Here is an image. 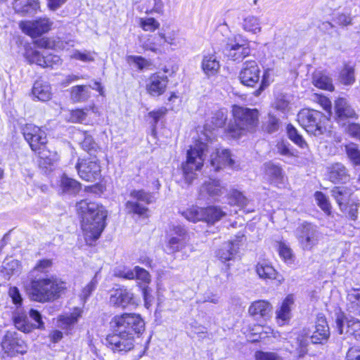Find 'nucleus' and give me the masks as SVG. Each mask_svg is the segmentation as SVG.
Masks as SVG:
<instances>
[{"label": "nucleus", "instance_id": "obj_1", "mask_svg": "<svg viewBox=\"0 0 360 360\" xmlns=\"http://www.w3.org/2000/svg\"><path fill=\"white\" fill-rule=\"evenodd\" d=\"M227 119L226 111L220 110L214 113L211 120H207L204 126L202 136L196 140L186 154V161L183 162L181 168L184 178L188 184L197 177L196 172L201 169L205 160V152L208 149V142L212 139V132L222 127Z\"/></svg>", "mask_w": 360, "mask_h": 360}, {"label": "nucleus", "instance_id": "obj_2", "mask_svg": "<svg viewBox=\"0 0 360 360\" xmlns=\"http://www.w3.org/2000/svg\"><path fill=\"white\" fill-rule=\"evenodd\" d=\"M75 207L82 218V229L85 241L92 245L99 238L105 227L107 211L103 206L87 200L78 202Z\"/></svg>", "mask_w": 360, "mask_h": 360}, {"label": "nucleus", "instance_id": "obj_3", "mask_svg": "<svg viewBox=\"0 0 360 360\" xmlns=\"http://www.w3.org/2000/svg\"><path fill=\"white\" fill-rule=\"evenodd\" d=\"M65 289L64 282L51 276L33 279L27 290L32 300L44 303L58 299Z\"/></svg>", "mask_w": 360, "mask_h": 360}, {"label": "nucleus", "instance_id": "obj_4", "mask_svg": "<svg viewBox=\"0 0 360 360\" xmlns=\"http://www.w3.org/2000/svg\"><path fill=\"white\" fill-rule=\"evenodd\" d=\"M233 122L229 124L227 134L233 139H238L248 131H252L257 127L259 112L256 109H250L234 105L232 109Z\"/></svg>", "mask_w": 360, "mask_h": 360}, {"label": "nucleus", "instance_id": "obj_5", "mask_svg": "<svg viewBox=\"0 0 360 360\" xmlns=\"http://www.w3.org/2000/svg\"><path fill=\"white\" fill-rule=\"evenodd\" d=\"M137 338L119 331H115L106 338V345L114 352L127 353L132 349H139L136 360L140 359L146 353V346L136 343Z\"/></svg>", "mask_w": 360, "mask_h": 360}, {"label": "nucleus", "instance_id": "obj_6", "mask_svg": "<svg viewBox=\"0 0 360 360\" xmlns=\"http://www.w3.org/2000/svg\"><path fill=\"white\" fill-rule=\"evenodd\" d=\"M114 331L131 335L137 338L145 330V322L142 317L135 313H124L117 315L111 320Z\"/></svg>", "mask_w": 360, "mask_h": 360}, {"label": "nucleus", "instance_id": "obj_7", "mask_svg": "<svg viewBox=\"0 0 360 360\" xmlns=\"http://www.w3.org/2000/svg\"><path fill=\"white\" fill-rule=\"evenodd\" d=\"M297 120L308 134L319 136L326 131V122L328 119L318 110L302 109L298 112Z\"/></svg>", "mask_w": 360, "mask_h": 360}, {"label": "nucleus", "instance_id": "obj_8", "mask_svg": "<svg viewBox=\"0 0 360 360\" xmlns=\"http://www.w3.org/2000/svg\"><path fill=\"white\" fill-rule=\"evenodd\" d=\"M224 53L229 60L242 61L250 54V41L242 34H236L227 39Z\"/></svg>", "mask_w": 360, "mask_h": 360}, {"label": "nucleus", "instance_id": "obj_9", "mask_svg": "<svg viewBox=\"0 0 360 360\" xmlns=\"http://www.w3.org/2000/svg\"><path fill=\"white\" fill-rule=\"evenodd\" d=\"M296 237L302 249L310 251L318 245L321 233L316 225L304 222L297 227Z\"/></svg>", "mask_w": 360, "mask_h": 360}, {"label": "nucleus", "instance_id": "obj_10", "mask_svg": "<svg viewBox=\"0 0 360 360\" xmlns=\"http://www.w3.org/2000/svg\"><path fill=\"white\" fill-rule=\"evenodd\" d=\"M189 235L184 226L172 225L167 233L166 250L168 253L182 251L189 243Z\"/></svg>", "mask_w": 360, "mask_h": 360}, {"label": "nucleus", "instance_id": "obj_11", "mask_svg": "<svg viewBox=\"0 0 360 360\" xmlns=\"http://www.w3.org/2000/svg\"><path fill=\"white\" fill-rule=\"evenodd\" d=\"M131 200L126 202L125 207L129 213L138 214L140 217H148V209L140 202L147 205L153 202V195L143 190H133L130 193Z\"/></svg>", "mask_w": 360, "mask_h": 360}, {"label": "nucleus", "instance_id": "obj_12", "mask_svg": "<svg viewBox=\"0 0 360 360\" xmlns=\"http://www.w3.org/2000/svg\"><path fill=\"white\" fill-rule=\"evenodd\" d=\"M22 131L25 139L33 151L37 152L46 146V134L40 127L32 124H27Z\"/></svg>", "mask_w": 360, "mask_h": 360}, {"label": "nucleus", "instance_id": "obj_13", "mask_svg": "<svg viewBox=\"0 0 360 360\" xmlns=\"http://www.w3.org/2000/svg\"><path fill=\"white\" fill-rule=\"evenodd\" d=\"M1 347L4 352L10 356H14L18 354H24L27 352V345L25 342L19 337L15 332L8 331L1 342Z\"/></svg>", "mask_w": 360, "mask_h": 360}, {"label": "nucleus", "instance_id": "obj_14", "mask_svg": "<svg viewBox=\"0 0 360 360\" xmlns=\"http://www.w3.org/2000/svg\"><path fill=\"white\" fill-rule=\"evenodd\" d=\"M53 25V22L47 18H40L34 20H25L20 22L22 31L32 38L38 37L48 32Z\"/></svg>", "mask_w": 360, "mask_h": 360}, {"label": "nucleus", "instance_id": "obj_15", "mask_svg": "<svg viewBox=\"0 0 360 360\" xmlns=\"http://www.w3.org/2000/svg\"><path fill=\"white\" fill-rule=\"evenodd\" d=\"M76 168L79 176L86 181H95L101 177V166L97 160L79 159Z\"/></svg>", "mask_w": 360, "mask_h": 360}, {"label": "nucleus", "instance_id": "obj_16", "mask_svg": "<svg viewBox=\"0 0 360 360\" xmlns=\"http://www.w3.org/2000/svg\"><path fill=\"white\" fill-rule=\"evenodd\" d=\"M238 78L240 82L247 86L253 87L260 78V70L255 60H247L242 66Z\"/></svg>", "mask_w": 360, "mask_h": 360}, {"label": "nucleus", "instance_id": "obj_17", "mask_svg": "<svg viewBox=\"0 0 360 360\" xmlns=\"http://www.w3.org/2000/svg\"><path fill=\"white\" fill-rule=\"evenodd\" d=\"M110 303L115 307H121L122 309L137 304L134 293L124 287L113 289L111 291Z\"/></svg>", "mask_w": 360, "mask_h": 360}, {"label": "nucleus", "instance_id": "obj_18", "mask_svg": "<svg viewBox=\"0 0 360 360\" xmlns=\"http://www.w3.org/2000/svg\"><path fill=\"white\" fill-rule=\"evenodd\" d=\"M210 163L215 171L224 167L235 168V161L229 150L217 148L210 156Z\"/></svg>", "mask_w": 360, "mask_h": 360}, {"label": "nucleus", "instance_id": "obj_19", "mask_svg": "<svg viewBox=\"0 0 360 360\" xmlns=\"http://www.w3.org/2000/svg\"><path fill=\"white\" fill-rule=\"evenodd\" d=\"M167 84V76L160 73H155L147 79L146 89L151 96H159L165 93Z\"/></svg>", "mask_w": 360, "mask_h": 360}, {"label": "nucleus", "instance_id": "obj_20", "mask_svg": "<svg viewBox=\"0 0 360 360\" xmlns=\"http://www.w3.org/2000/svg\"><path fill=\"white\" fill-rule=\"evenodd\" d=\"M271 304L264 300H259L251 303L248 309L249 314L255 319L269 320L272 315Z\"/></svg>", "mask_w": 360, "mask_h": 360}, {"label": "nucleus", "instance_id": "obj_21", "mask_svg": "<svg viewBox=\"0 0 360 360\" xmlns=\"http://www.w3.org/2000/svg\"><path fill=\"white\" fill-rule=\"evenodd\" d=\"M255 270L259 278L263 280H278L282 282L283 278H279L278 271L272 266L271 262L266 259L258 261Z\"/></svg>", "mask_w": 360, "mask_h": 360}, {"label": "nucleus", "instance_id": "obj_22", "mask_svg": "<svg viewBox=\"0 0 360 360\" xmlns=\"http://www.w3.org/2000/svg\"><path fill=\"white\" fill-rule=\"evenodd\" d=\"M335 110L336 120L340 124H345V120L354 118L356 115L354 110L351 107L347 101L343 98H339L335 101Z\"/></svg>", "mask_w": 360, "mask_h": 360}, {"label": "nucleus", "instance_id": "obj_23", "mask_svg": "<svg viewBox=\"0 0 360 360\" xmlns=\"http://www.w3.org/2000/svg\"><path fill=\"white\" fill-rule=\"evenodd\" d=\"M337 328L340 334L344 333L353 335L355 338H360V321L354 319H346L345 321L340 318L336 321Z\"/></svg>", "mask_w": 360, "mask_h": 360}, {"label": "nucleus", "instance_id": "obj_24", "mask_svg": "<svg viewBox=\"0 0 360 360\" xmlns=\"http://www.w3.org/2000/svg\"><path fill=\"white\" fill-rule=\"evenodd\" d=\"M330 337V330L326 318L319 316L315 326V330L311 336L313 344H323Z\"/></svg>", "mask_w": 360, "mask_h": 360}, {"label": "nucleus", "instance_id": "obj_25", "mask_svg": "<svg viewBox=\"0 0 360 360\" xmlns=\"http://www.w3.org/2000/svg\"><path fill=\"white\" fill-rule=\"evenodd\" d=\"M201 68L207 77L214 76L218 72L220 68V63L215 52L203 53Z\"/></svg>", "mask_w": 360, "mask_h": 360}, {"label": "nucleus", "instance_id": "obj_26", "mask_svg": "<svg viewBox=\"0 0 360 360\" xmlns=\"http://www.w3.org/2000/svg\"><path fill=\"white\" fill-rule=\"evenodd\" d=\"M35 44L39 48L68 51L70 48L75 46V42L72 40L64 41L59 39L55 40L50 38H41L35 41Z\"/></svg>", "mask_w": 360, "mask_h": 360}, {"label": "nucleus", "instance_id": "obj_27", "mask_svg": "<svg viewBox=\"0 0 360 360\" xmlns=\"http://www.w3.org/2000/svg\"><path fill=\"white\" fill-rule=\"evenodd\" d=\"M243 238V236L238 237L240 240L224 243L217 252V257L222 262L231 260L237 253L240 242Z\"/></svg>", "mask_w": 360, "mask_h": 360}, {"label": "nucleus", "instance_id": "obj_28", "mask_svg": "<svg viewBox=\"0 0 360 360\" xmlns=\"http://www.w3.org/2000/svg\"><path fill=\"white\" fill-rule=\"evenodd\" d=\"M83 310L81 308L75 307L70 314L60 315L57 319V326L63 330L71 329L82 316Z\"/></svg>", "mask_w": 360, "mask_h": 360}, {"label": "nucleus", "instance_id": "obj_29", "mask_svg": "<svg viewBox=\"0 0 360 360\" xmlns=\"http://www.w3.org/2000/svg\"><path fill=\"white\" fill-rule=\"evenodd\" d=\"M294 303L293 296L288 295L276 312V319L279 326L284 325L291 318V309Z\"/></svg>", "mask_w": 360, "mask_h": 360}, {"label": "nucleus", "instance_id": "obj_30", "mask_svg": "<svg viewBox=\"0 0 360 360\" xmlns=\"http://www.w3.org/2000/svg\"><path fill=\"white\" fill-rule=\"evenodd\" d=\"M160 37V41H163L165 44H169L172 46H181L184 39L181 37L178 30L172 29L169 30H162L159 32Z\"/></svg>", "mask_w": 360, "mask_h": 360}, {"label": "nucleus", "instance_id": "obj_31", "mask_svg": "<svg viewBox=\"0 0 360 360\" xmlns=\"http://www.w3.org/2000/svg\"><path fill=\"white\" fill-rule=\"evenodd\" d=\"M241 27L245 32L252 34H258L262 32V22L259 17L248 15L241 22Z\"/></svg>", "mask_w": 360, "mask_h": 360}, {"label": "nucleus", "instance_id": "obj_32", "mask_svg": "<svg viewBox=\"0 0 360 360\" xmlns=\"http://www.w3.org/2000/svg\"><path fill=\"white\" fill-rule=\"evenodd\" d=\"M331 192L340 209L341 210H346L347 209V204L352 193V190L345 186H337L335 187Z\"/></svg>", "mask_w": 360, "mask_h": 360}, {"label": "nucleus", "instance_id": "obj_33", "mask_svg": "<svg viewBox=\"0 0 360 360\" xmlns=\"http://www.w3.org/2000/svg\"><path fill=\"white\" fill-rule=\"evenodd\" d=\"M32 95L39 101H49L52 96L50 85L42 81L35 82L32 87Z\"/></svg>", "mask_w": 360, "mask_h": 360}, {"label": "nucleus", "instance_id": "obj_34", "mask_svg": "<svg viewBox=\"0 0 360 360\" xmlns=\"http://www.w3.org/2000/svg\"><path fill=\"white\" fill-rule=\"evenodd\" d=\"M205 207H200L197 205H191L186 210L181 212V215L187 220L193 223L198 221L205 222Z\"/></svg>", "mask_w": 360, "mask_h": 360}, {"label": "nucleus", "instance_id": "obj_35", "mask_svg": "<svg viewBox=\"0 0 360 360\" xmlns=\"http://www.w3.org/2000/svg\"><path fill=\"white\" fill-rule=\"evenodd\" d=\"M265 173L271 182L277 186L284 183V176L280 167L271 162L265 164Z\"/></svg>", "mask_w": 360, "mask_h": 360}, {"label": "nucleus", "instance_id": "obj_36", "mask_svg": "<svg viewBox=\"0 0 360 360\" xmlns=\"http://www.w3.org/2000/svg\"><path fill=\"white\" fill-rule=\"evenodd\" d=\"M13 7L16 13L25 14L37 11L39 5L37 0H14Z\"/></svg>", "mask_w": 360, "mask_h": 360}, {"label": "nucleus", "instance_id": "obj_37", "mask_svg": "<svg viewBox=\"0 0 360 360\" xmlns=\"http://www.w3.org/2000/svg\"><path fill=\"white\" fill-rule=\"evenodd\" d=\"M225 191V188L221 186L219 181L215 179H209L202 187V192H206L210 197L214 198L221 196Z\"/></svg>", "mask_w": 360, "mask_h": 360}, {"label": "nucleus", "instance_id": "obj_38", "mask_svg": "<svg viewBox=\"0 0 360 360\" xmlns=\"http://www.w3.org/2000/svg\"><path fill=\"white\" fill-rule=\"evenodd\" d=\"M205 222L208 224H214L226 215V212L220 207L210 205L205 207Z\"/></svg>", "mask_w": 360, "mask_h": 360}, {"label": "nucleus", "instance_id": "obj_39", "mask_svg": "<svg viewBox=\"0 0 360 360\" xmlns=\"http://www.w3.org/2000/svg\"><path fill=\"white\" fill-rule=\"evenodd\" d=\"M60 189L63 193L76 194L81 189V184L76 180L63 175L60 179Z\"/></svg>", "mask_w": 360, "mask_h": 360}, {"label": "nucleus", "instance_id": "obj_40", "mask_svg": "<svg viewBox=\"0 0 360 360\" xmlns=\"http://www.w3.org/2000/svg\"><path fill=\"white\" fill-rule=\"evenodd\" d=\"M347 301L348 311L360 315V288L352 289L347 295Z\"/></svg>", "mask_w": 360, "mask_h": 360}, {"label": "nucleus", "instance_id": "obj_41", "mask_svg": "<svg viewBox=\"0 0 360 360\" xmlns=\"http://www.w3.org/2000/svg\"><path fill=\"white\" fill-rule=\"evenodd\" d=\"M347 178L346 168L342 164L336 163L330 167L329 179L332 182H345Z\"/></svg>", "mask_w": 360, "mask_h": 360}, {"label": "nucleus", "instance_id": "obj_42", "mask_svg": "<svg viewBox=\"0 0 360 360\" xmlns=\"http://www.w3.org/2000/svg\"><path fill=\"white\" fill-rule=\"evenodd\" d=\"M313 84L319 89L330 91L334 89L331 79L322 72H316L314 73Z\"/></svg>", "mask_w": 360, "mask_h": 360}, {"label": "nucleus", "instance_id": "obj_43", "mask_svg": "<svg viewBox=\"0 0 360 360\" xmlns=\"http://www.w3.org/2000/svg\"><path fill=\"white\" fill-rule=\"evenodd\" d=\"M229 204L230 205H236L240 209L245 208L248 204V199L236 189L230 191L228 195Z\"/></svg>", "mask_w": 360, "mask_h": 360}, {"label": "nucleus", "instance_id": "obj_44", "mask_svg": "<svg viewBox=\"0 0 360 360\" xmlns=\"http://www.w3.org/2000/svg\"><path fill=\"white\" fill-rule=\"evenodd\" d=\"M160 37L158 35L150 36L144 44L146 50L151 51L155 53H162L164 51V41H160Z\"/></svg>", "mask_w": 360, "mask_h": 360}, {"label": "nucleus", "instance_id": "obj_45", "mask_svg": "<svg viewBox=\"0 0 360 360\" xmlns=\"http://www.w3.org/2000/svg\"><path fill=\"white\" fill-rule=\"evenodd\" d=\"M90 96L89 88L84 85H77L71 89V98L75 102L87 100Z\"/></svg>", "mask_w": 360, "mask_h": 360}, {"label": "nucleus", "instance_id": "obj_46", "mask_svg": "<svg viewBox=\"0 0 360 360\" xmlns=\"http://www.w3.org/2000/svg\"><path fill=\"white\" fill-rule=\"evenodd\" d=\"M287 349L295 357L300 359L307 353V343L303 338H297L295 345H292V348Z\"/></svg>", "mask_w": 360, "mask_h": 360}, {"label": "nucleus", "instance_id": "obj_47", "mask_svg": "<svg viewBox=\"0 0 360 360\" xmlns=\"http://www.w3.org/2000/svg\"><path fill=\"white\" fill-rule=\"evenodd\" d=\"M69 57L70 59L79 60L84 63L91 62L95 60L96 53L89 51H81L77 49L70 51Z\"/></svg>", "mask_w": 360, "mask_h": 360}, {"label": "nucleus", "instance_id": "obj_48", "mask_svg": "<svg viewBox=\"0 0 360 360\" xmlns=\"http://www.w3.org/2000/svg\"><path fill=\"white\" fill-rule=\"evenodd\" d=\"M46 52L40 53L38 51L29 49L26 51L25 58L30 63H35L44 68Z\"/></svg>", "mask_w": 360, "mask_h": 360}, {"label": "nucleus", "instance_id": "obj_49", "mask_svg": "<svg viewBox=\"0 0 360 360\" xmlns=\"http://www.w3.org/2000/svg\"><path fill=\"white\" fill-rule=\"evenodd\" d=\"M139 26L146 32H154L158 30L160 23L153 18H141L139 19Z\"/></svg>", "mask_w": 360, "mask_h": 360}, {"label": "nucleus", "instance_id": "obj_50", "mask_svg": "<svg viewBox=\"0 0 360 360\" xmlns=\"http://www.w3.org/2000/svg\"><path fill=\"white\" fill-rule=\"evenodd\" d=\"M67 120L73 123L86 124L88 121L87 113L82 109L73 110L69 112Z\"/></svg>", "mask_w": 360, "mask_h": 360}, {"label": "nucleus", "instance_id": "obj_51", "mask_svg": "<svg viewBox=\"0 0 360 360\" xmlns=\"http://www.w3.org/2000/svg\"><path fill=\"white\" fill-rule=\"evenodd\" d=\"M38 153L40 159L44 161V165H53L58 160V155L56 152L46 150V146L41 150L36 152Z\"/></svg>", "mask_w": 360, "mask_h": 360}, {"label": "nucleus", "instance_id": "obj_52", "mask_svg": "<svg viewBox=\"0 0 360 360\" xmlns=\"http://www.w3.org/2000/svg\"><path fill=\"white\" fill-rule=\"evenodd\" d=\"M287 131L290 139L295 144L302 148L307 147V143L304 139L298 134L297 129L292 125L288 124L287 127Z\"/></svg>", "mask_w": 360, "mask_h": 360}, {"label": "nucleus", "instance_id": "obj_53", "mask_svg": "<svg viewBox=\"0 0 360 360\" xmlns=\"http://www.w3.org/2000/svg\"><path fill=\"white\" fill-rule=\"evenodd\" d=\"M134 267L133 269L127 266H119L113 271V274L116 277L122 278L127 280L134 279Z\"/></svg>", "mask_w": 360, "mask_h": 360}, {"label": "nucleus", "instance_id": "obj_54", "mask_svg": "<svg viewBox=\"0 0 360 360\" xmlns=\"http://www.w3.org/2000/svg\"><path fill=\"white\" fill-rule=\"evenodd\" d=\"M314 198L319 207L328 215L330 214L331 205L328 198L320 191L314 193Z\"/></svg>", "mask_w": 360, "mask_h": 360}, {"label": "nucleus", "instance_id": "obj_55", "mask_svg": "<svg viewBox=\"0 0 360 360\" xmlns=\"http://www.w3.org/2000/svg\"><path fill=\"white\" fill-rule=\"evenodd\" d=\"M346 152L347 156L354 165H360V151L355 143H351L347 145Z\"/></svg>", "mask_w": 360, "mask_h": 360}, {"label": "nucleus", "instance_id": "obj_56", "mask_svg": "<svg viewBox=\"0 0 360 360\" xmlns=\"http://www.w3.org/2000/svg\"><path fill=\"white\" fill-rule=\"evenodd\" d=\"M15 327L24 333H30L33 329V325L30 323L25 316H18L14 319Z\"/></svg>", "mask_w": 360, "mask_h": 360}, {"label": "nucleus", "instance_id": "obj_57", "mask_svg": "<svg viewBox=\"0 0 360 360\" xmlns=\"http://www.w3.org/2000/svg\"><path fill=\"white\" fill-rule=\"evenodd\" d=\"M127 60L129 63H134L140 70L148 68L152 65L150 60L138 56H128Z\"/></svg>", "mask_w": 360, "mask_h": 360}, {"label": "nucleus", "instance_id": "obj_58", "mask_svg": "<svg viewBox=\"0 0 360 360\" xmlns=\"http://www.w3.org/2000/svg\"><path fill=\"white\" fill-rule=\"evenodd\" d=\"M136 274L134 275V279L143 283L144 285H148L150 283L151 279H150V275L148 273V271L146 269L139 266H134V272Z\"/></svg>", "mask_w": 360, "mask_h": 360}, {"label": "nucleus", "instance_id": "obj_59", "mask_svg": "<svg viewBox=\"0 0 360 360\" xmlns=\"http://www.w3.org/2000/svg\"><path fill=\"white\" fill-rule=\"evenodd\" d=\"M341 82L345 84H351L354 82V72L351 67L346 66L340 73Z\"/></svg>", "mask_w": 360, "mask_h": 360}, {"label": "nucleus", "instance_id": "obj_60", "mask_svg": "<svg viewBox=\"0 0 360 360\" xmlns=\"http://www.w3.org/2000/svg\"><path fill=\"white\" fill-rule=\"evenodd\" d=\"M272 75H273V70L271 69H266L264 72L260 86H259V89H257L256 91L257 96H258L267 86H269L270 83L273 82Z\"/></svg>", "mask_w": 360, "mask_h": 360}, {"label": "nucleus", "instance_id": "obj_61", "mask_svg": "<svg viewBox=\"0 0 360 360\" xmlns=\"http://www.w3.org/2000/svg\"><path fill=\"white\" fill-rule=\"evenodd\" d=\"M352 18L347 11L339 13L334 18V21L340 26H347L352 23Z\"/></svg>", "mask_w": 360, "mask_h": 360}, {"label": "nucleus", "instance_id": "obj_62", "mask_svg": "<svg viewBox=\"0 0 360 360\" xmlns=\"http://www.w3.org/2000/svg\"><path fill=\"white\" fill-rule=\"evenodd\" d=\"M4 269L8 274H14L20 271V265L17 259H11L5 261Z\"/></svg>", "mask_w": 360, "mask_h": 360}, {"label": "nucleus", "instance_id": "obj_63", "mask_svg": "<svg viewBox=\"0 0 360 360\" xmlns=\"http://www.w3.org/2000/svg\"><path fill=\"white\" fill-rule=\"evenodd\" d=\"M256 360H283L276 352L259 351L255 353Z\"/></svg>", "mask_w": 360, "mask_h": 360}, {"label": "nucleus", "instance_id": "obj_64", "mask_svg": "<svg viewBox=\"0 0 360 360\" xmlns=\"http://www.w3.org/2000/svg\"><path fill=\"white\" fill-rule=\"evenodd\" d=\"M290 101L288 97L285 95H279L275 102L274 107L276 109L281 110L282 112H285L289 108Z\"/></svg>", "mask_w": 360, "mask_h": 360}]
</instances>
